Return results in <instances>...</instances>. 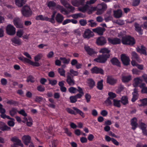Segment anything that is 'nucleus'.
Returning a JSON list of instances; mask_svg holds the SVG:
<instances>
[{
	"mask_svg": "<svg viewBox=\"0 0 147 147\" xmlns=\"http://www.w3.org/2000/svg\"><path fill=\"white\" fill-rule=\"evenodd\" d=\"M121 42L123 45H133L135 43V40L134 38L129 35H126L122 36Z\"/></svg>",
	"mask_w": 147,
	"mask_h": 147,
	"instance_id": "f257e3e1",
	"label": "nucleus"
},
{
	"mask_svg": "<svg viewBox=\"0 0 147 147\" xmlns=\"http://www.w3.org/2000/svg\"><path fill=\"white\" fill-rule=\"evenodd\" d=\"M21 12L22 15L26 18L30 17L33 13L30 7L27 5H25L22 7L21 10Z\"/></svg>",
	"mask_w": 147,
	"mask_h": 147,
	"instance_id": "f03ea898",
	"label": "nucleus"
},
{
	"mask_svg": "<svg viewBox=\"0 0 147 147\" xmlns=\"http://www.w3.org/2000/svg\"><path fill=\"white\" fill-rule=\"evenodd\" d=\"M72 108L75 111L69 108H67L66 110L67 112L70 114L76 115L78 113L80 114L83 118L85 117L84 113L75 107H73Z\"/></svg>",
	"mask_w": 147,
	"mask_h": 147,
	"instance_id": "7ed1b4c3",
	"label": "nucleus"
},
{
	"mask_svg": "<svg viewBox=\"0 0 147 147\" xmlns=\"http://www.w3.org/2000/svg\"><path fill=\"white\" fill-rule=\"evenodd\" d=\"M18 58L19 59L22 61L24 63H28L33 66L38 67L40 65L38 62L32 61L29 59L24 57L22 56H20Z\"/></svg>",
	"mask_w": 147,
	"mask_h": 147,
	"instance_id": "20e7f679",
	"label": "nucleus"
},
{
	"mask_svg": "<svg viewBox=\"0 0 147 147\" xmlns=\"http://www.w3.org/2000/svg\"><path fill=\"white\" fill-rule=\"evenodd\" d=\"M16 29L11 24H8L6 28L7 33L10 35H13L16 33Z\"/></svg>",
	"mask_w": 147,
	"mask_h": 147,
	"instance_id": "39448f33",
	"label": "nucleus"
},
{
	"mask_svg": "<svg viewBox=\"0 0 147 147\" xmlns=\"http://www.w3.org/2000/svg\"><path fill=\"white\" fill-rule=\"evenodd\" d=\"M107 8V5L104 3H102L98 6L97 14H101L106 10Z\"/></svg>",
	"mask_w": 147,
	"mask_h": 147,
	"instance_id": "423d86ee",
	"label": "nucleus"
},
{
	"mask_svg": "<svg viewBox=\"0 0 147 147\" xmlns=\"http://www.w3.org/2000/svg\"><path fill=\"white\" fill-rule=\"evenodd\" d=\"M108 40L109 42L113 45L119 44L121 43V40L119 38L117 37L113 38H108Z\"/></svg>",
	"mask_w": 147,
	"mask_h": 147,
	"instance_id": "0eeeda50",
	"label": "nucleus"
},
{
	"mask_svg": "<svg viewBox=\"0 0 147 147\" xmlns=\"http://www.w3.org/2000/svg\"><path fill=\"white\" fill-rule=\"evenodd\" d=\"M107 42L106 38L103 36H100L97 38L96 40V43L98 46H103Z\"/></svg>",
	"mask_w": 147,
	"mask_h": 147,
	"instance_id": "6e6552de",
	"label": "nucleus"
},
{
	"mask_svg": "<svg viewBox=\"0 0 147 147\" xmlns=\"http://www.w3.org/2000/svg\"><path fill=\"white\" fill-rule=\"evenodd\" d=\"M13 22L17 28H24L23 24L21 22L19 18H14L13 20Z\"/></svg>",
	"mask_w": 147,
	"mask_h": 147,
	"instance_id": "1a4fd4ad",
	"label": "nucleus"
},
{
	"mask_svg": "<svg viewBox=\"0 0 147 147\" xmlns=\"http://www.w3.org/2000/svg\"><path fill=\"white\" fill-rule=\"evenodd\" d=\"M91 71L92 74H104V70L100 67H98L96 66H95L92 68Z\"/></svg>",
	"mask_w": 147,
	"mask_h": 147,
	"instance_id": "9d476101",
	"label": "nucleus"
},
{
	"mask_svg": "<svg viewBox=\"0 0 147 147\" xmlns=\"http://www.w3.org/2000/svg\"><path fill=\"white\" fill-rule=\"evenodd\" d=\"M67 76L66 82L69 86H73L75 84V82L73 77H72L71 75L69 73H67Z\"/></svg>",
	"mask_w": 147,
	"mask_h": 147,
	"instance_id": "9b49d317",
	"label": "nucleus"
},
{
	"mask_svg": "<svg viewBox=\"0 0 147 147\" xmlns=\"http://www.w3.org/2000/svg\"><path fill=\"white\" fill-rule=\"evenodd\" d=\"M84 49L87 54L89 55H94L96 53V52L92 48H90L89 46L85 45Z\"/></svg>",
	"mask_w": 147,
	"mask_h": 147,
	"instance_id": "f8f14e48",
	"label": "nucleus"
},
{
	"mask_svg": "<svg viewBox=\"0 0 147 147\" xmlns=\"http://www.w3.org/2000/svg\"><path fill=\"white\" fill-rule=\"evenodd\" d=\"M10 140L16 145L20 146L22 147H23L24 146L21 140L16 136L11 137L10 139Z\"/></svg>",
	"mask_w": 147,
	"mask_h": 147,
	"instance_id": "ddd939ff",
	"label": "nucleus"
},
{
	"mask_svg": "<svg viewBox=\"0 0 147 147\" xmlns=\"http://www.w3.org/2000/svg\"><path fill=\"white\" fill-rule=\"evenodd\" d=\"M107 56H99L98 58L94 59V61L97 62L104 63L107 61Z\"/></svg>",
	"mask_w": 147,
	"mask_h": 147,
	"instance_id": "4468645a",
	"label": "nucleus"
},
{
	"mask_svg": "<svg viewBox=\"0 0 147 147\" xmlns=\"http://www.w3.org/2000/svg\"><path fill=\"white\" fill-rule=\"evenodd\" d=\"M106 29L105 28L100 27H98L92 29V31L95 33L100 35H102Z\"/></svg>",
	"mask_w": 147,
	"mask_h": 147,
	"instance_id": "2eb2a0df",
	"label": "nucleus"
},
{
	"mask_svg": "<svg viewBox=\"0 0 147 147\" xmlns=\"http://www.w3.org/2000/svg\"><path fill=\"white\" fill-rule=\"evenodd\" d=\"M22 139L25 144L28 145L30 142L31 137L29 135H24L22 137Z\"/></svg>",
	"mask_w": 147,
	"mask_h": 147,
	"instance_id": "dca6fc26",
	"label": "nucleus"
},
{
	"mask_svg": "<svg viewBox=\"0 0 147 147\" xmlns=\"http://www.w3.org/2000/svg\"><path fill=\"white\" fill-rule=\"evenodd\" d=\"M93 35V32L89 29L86 30L83 34L84 37L87 38L92 37Z\"/></svg>",
	"mask_w": 147,
	"mask_h": 147,
	"instance_id": "f3484780",
	"label": "nucleus"
},
{
	"mask_svg": "<svg viewBox=\"0 0 147 147\" xmlns=\"http://www.w3.org/2000/svg\"><path fill=\"white\" fill-rule=\"evenodd\" d=\"M121 59L123 64L125 65H128L130 63V59L126 56H121Z\"/></svg>",
	"mask_w": 147,
	"mask_h": 147,
	"instance_id": "a211bd4d",
	"label": "nucleus"
},
{
	"mask_svg": "<svg viewBox=\"0 0 147 147\" xmlns=\"http://www.w3.org/2000/svg\"><path fill=\"white\" fill-rule=\"evenodd\" d=\"M71 3L73 6L76 7L84 5L83 0H72L71 1Z\"/></svg>",
	"mask_w": 147,
	"mask_h": 147,
	"instance_id": "6ab92c4d",
	"label": "nucleus"
},
{
	"mask_svg": "<svg viewBox=\"0 0 147 147\" xmlns=\"http://www.w3.org/2000/svg\"><path fill=\"white\" fill-rule=\"evenodd\" d=\"M142 81V79L140 77H137L134 79L133 85L134 87H136L138 86L139 84L141 83Z\"/></svg>",
	"mask_w": 147,
	"mask_h": 147,
	"instance_id": "aec40b11",
	"label": "nucleus"
},
{
	"mask_svg": "<svg viewBox=\"0 0 147 147\" xmlns=\"http://www.w3.org/2000/svg\"><path fill=\"white\" fill-rule=\"evenodd\" d=\"M122 14V11L120 9H117L113 11L114 16L115 18H119L121 17Z\"/></svg>",
	"mask_w": 147,
	"mask_h": 147,
	"instance_id": "412c9836",
	"label": "nucleus"
},
{
	"mask_svg": "<svg viewBox=\"0 0 147 147\" xmlns=\"http://www.w3.org/2000/svg\"><path fill=\"white\" fill-rule=\"evenodd\" d=\"M137 51L141 54L146 55V48L143 45H142L140 47H138L137 48Z\"/></svg>",
	"mask_w": 147,
	"mask_h": 147,
	"instance_id": "4be33fe9",
	"label": "nucleus"
},
{
	"mask_svg": "<svg viewBox=\"0 0 147 147\" xmlns=\"http://www.w3.org/2000/svg\"><path fill=\"white\" fill-rule=\"evenodd\" d=\"M64 19L63 16L60 13H58L55 18V19L57 22L59 24H61L62 23Z\"/></svg>",
	"mask_w": 147,
	"mask_h": 147,
	"instance_id": "5701e85b",
	"label": "nucleus"
},
{
	"mask_svg": "<svg viewBox=\"0 0 147 147\" xmlns=\"http://www.w3.org/2000/svg\"><path fill=\"white\" fill-rule=\"evenodd\" d=\"M111 62L113 65H115L117 67H120L121 63L119 60L116 57L113 58L111 60Z\"/></svg>",
	"mask_w": 147,
	"mask_h": 147,
	"instance_id": "b1692460",
	"label": "nucleus"
},
{
	"mask_svg": "<svg viewBox=\"0 0 147 147\" xmlns=\"http://www.w3.org/2000/svg\"><path fill=\"white\" fill-rule=\"evenodd\" d=\"M137 119L136 117H134L131 120V125L132 126V129L135 130L138 126L137 123Z\"/></svg>",
	"mask_w": 147,
	"mask_h": 147,
	"instance_id": "393cba45",
	"label": "nucleus"
},
{
	"mask_svg": "<svg viewBox=\"0 0 147 147\" xmlns=\"http://www.w3.org/2000/svg\"><path fill=\"white\" fill-rule=\"evenodd\" d=\"M135 30L140 35H142L143 34V30L142 29L141 27L139 24L136 23L134 25Z\"/></svg>",
	"mask_w": 147,
	"mask_h": 147,
	"instance_id": "a878e982",
	"label": "nucleus"
},
{
	"mask_svg": "<svg viewBox=\"0 0 147 147\" xmlns=\"http://www.w3.org/2000/svg\"><path fill=\"white\" fill-rule=\"evenodd\" d=\"M117 82V80L111 77L108 76L107 78V83L110 85H113L115 84Z\"/></svg>",
	"mask_w": 147,
	"mask_h": 147,
	"instance_id": "bb28decb",
	"label": "nucleus"
},
{
	"mask_svg": "<svg viewBox=\"0 0 147 147\" xmlns=\"http://www.w3.org/2000/svg\"><path fill=\"white\" fill-rule=\"evenodd\" d=\"M26 0H15V3L19 7H21L26 3Z\"/></svg>",
	"mask_w": 147,
	"mask_h": 147,
	"instance_id": "cd10ccee",
	"label": "nucleus"
},
{
	"mask_svg": "<svg viewBox=\"0 0 147 147\" xmlns=\"http://www.w3.org/2000/svg\"><path fill=\"white\" fill-rule=\"evenodd\" d=\"M11 41L13 45L16 46L20 45L21 44V40L18 38H14L11 39Z\"/></svg>",
	"mask_w": 147,
	"mask_h": 147,
	"instance_id": "c85d7f7f",
	"label": "nucleus"
},
{
	"mask_svg": "<svg viewBox=\"0 0 147 147\" xmlns=\"http://www.w3.org/2000/svg\"><path fill=\"white\" fill-rule=\"evenodd\" d=\"M131 80V75L123 76L122 77V81L123 82H128Z\"/></svg>",
	"mask_w": 147,
	"mask_h": 147,
	"instance_id": "c756f323",
	"label": "nucleus"
},
{
	"mask_svg": "<svg viewBox=\"0 0 147 147\" xmlns=\"http://www.w3.org/2000/svg\"><path fill=\"white\" fill-rule=\"evenodd\" d=\"M89 6L86 4L82 7H80L78 8V10L83 13H85L89 7Z\"/></svg>",
	"mask_w": 147,
	"mask_h": 147,
	"instance_id": "7c9ffc66",
	"label": "nucleus"
},
{
	"mask_svg": "<svg viewBox=\"0 0 147 147\" xmlns=\"http://www.w3.org/2000/svg\"><path fill=\"white\" fill-rule=\"evenodd\" d=\"M71 16L74 18L77 19L78 18H84L85 17V16L82 13H80L73 14Z\"/></svg>",
	"mask_w": 147,
	"mask_h": 147,
	"instance_id": "2f4dec72",
	"label": "nucleus"
},
{
	"mask_svg": "<svg viewBox=\"0 0 147 147\" xmlns=\"http://www.w3.org/2000/svg\"><path fill=\"white\" fill-rule=\"evenodd\" d=\"M18 111L17 109L14 108H12L9 111V114L11 116L13 117Z\"/></svg>",
	"mask_w": 147,
	"mask_h": 147,
	"instance_id": "473e14b6",
	"label": "nucleus"
},
{
	"mask_svg": "<svg viewBox=\"0 0 147 147\" xmlns=\"http://www.w3.org/2000/svg\"><path fill=\"white\" fill-rule=\"evenodd\" d=\"M141 104L138 105L140 107L146 106L147 105V98H144L139 100Z\"/></svg>",
	"mask_w": 147,
	"mask_h": 147,
	"instance_id": "72a5a7b5",
	"label": "nucleus"
},
{
	"mask_svg": "<svg viewBox=\"0 0 147 147\" xmlns=\"http://www.w3.org/2000/svg\"><path fill=\"white\" fill-rule=\"evenodd\" d=\"M121 100V103L124 105H126L128 103V98L126 96H124L122 97Z\"/></svg>",
	"mask_w": 147,
	"mask_h": 147,
	"instance_id": "f704fd0d",
	"label": "nucleus"
},
{
	"mask_svg": "<svg viewBox=\"0 0 147 147\" xmlns=\"http://www.w3.org/2000/svg\"><path fill=\"white\" fill-rule=\"evenodd\" d=\"M113 105L114 106L117 107H121V100H117L116 99H114L113 100Z\"/></svg>",
	"mask_w": 147,
	"mask_h": 147,
	"instance_id": "c9c22d12",
	"label": "nucleus"
},
{
	"mask_svg": "<svg viewBox=\"0 0 147 147\" xmlns=\"http://www.w3.org/2000/svg\"><path fill=\"white\" fill-rule=\"evenodd\" d=\"M88 82L89 86L92 88L95 85V82L92 79H89L88 80Z\"/></svg>",
	"mask_w": 147,
	"mask_h": 147,
	"instance_id": "e433bc0d",
	"label": "nucleus"
},
{
	"mask_svg": "<svg viewBox=\"0 0 147 147\" xmlns=\"http://www.w3.org/2000/svg\"><path fill=\"white\" fill-rule=\"evenodd\" d=\"M47 19H48L47 17H44L42 15H38L35 18V19L36 20H40L42 21H46L47 20Z\"/></svg>",
	"mask_w": 147,
	"mask_h": 147,
	"instance_id": "4c0bfd02",
	"label": "nucleus"
},
{
	"mask_svg": "<svg viewBox=\"0 0 147 147\" xmlns=\"http://www.w3.org/2000/svg\"><path fill=\"white\" fill-rule=\"evenodd\" d=\"M110 52V51L108 48H102L99 51V52L102 54H108Z\"/></svg>",
	"mask_w": 147,
	"mask_h": 147,
	"instance_id": "58836bf2",
	"label": "nucleus"
},
{
	"mask_svg": "<svg viewBox=\"0 0 147 147\" xmlns=\"http://www.w3.org/2000/svg\"><path fill=\"white\" fill-rule=\"evenodd\" d=\"M93 21L94 20H88V22L89 23L88 24V26H90L91 27L96 26L97 25V24L95 22H93Z\"/></svg>",
	"mask_w": 147,
	"mask_h": 147,
	"instance_id": "ea45409f",
	"label": "nucleus"
},
{
	"mask_svg": "<svg viewBox=\"0 0 147 147\" xmlns=\"http://www.w3.org/2000/svg\"><path fill=\"white\" fill-rule=\"evenodd\" d=\"M103 81L102 80H101L100 81H98L97 84V87L100 90H102L103 88Z\"/></svg>",
	"mask_w": 147,
	"mask_h": 147,
	"instance_id": "a19ab883",
	"label": "nucleus"
},
{
	"mask_svg": "<svg viewBox=\"0 0 147 147\" xmlns=\"http://www.w3.org/2000/svg\"><path fill=\"white\" fill-rule=\"evenodd\" d=\"M58 71L61 76H65V71L63 68H59L58 69Z\"/></svg>",
	"mask_w": 147,
	"mask_h": 147,
	"instance_id": "79ce46f5",
	"label": "nucleus"
},
{
	"mask_svg": "<svg viewBox=\"0 0 147 147\" xmlns=\"http://www.w3.org/2000/svg\"><path fill=\"white\" fill-rule=\"evenodd\" d=\"M68 91L71 93H75L77 92V89L73 87H71L68 88Z\"/></svg>",
	"mask_w": 147,
	"mask_h": 147,
	"instance_id": "37998d69",
	"label": "nucleus"
},
{
	"mask_svg": "<svg viewBox=\"0 0 147 147\" xmlns=\"http://www.w3.org/2000/svg\"><path fill=\"white\" fill-rule=\"evenodd\" d=\"M140 2V0H133L132 5L134 7L137 6L139 4Z\"/></svg>",
	"mask_w": 147,
	"mask_h": 147,
	"instance_id": "c03bdc74",
	"label": "nucleus"
},
{
	"mask_svg": "<svg viewBox=\"0 0 147 147\" xmlns=\"http://www.w3.org/2000/svg\"><path fill=\"white\" fill-rule=\"evenodd\" d=\"M124 86L123 85H120L118 87V88L116 90V92L117 93H119L124 89Z\"/></svg>",
	"mask_w": 147,
	"mask_h": 147,
	"instance_id": "a18cd8bd",
	"label": "nucleus"
},
{
	"mask_svg": "<svg viewBox=\"0 0 147 147\" xmlns=\"http://www.w3.org/2000/svg\"><path fill=\"white\" fill-rule=\"evenodd\" d=\"M32 124V119L30 117H28V120L26 122V124L28 126H31Z\"/></svg>",
	"mask_w": 147,
	"mask_h": 147,
	"instance_id": "49530a36",
	"label": "nucleus"
},
{
	"mask_svg": "<svg viewBox=\"0 0 147 147\" xmlns=\"http://www.w3.org/2000/svg\"><path fill=\"white\" fill-rule=\"evenodd\" d=\"M60 59L62 63L65 64L69 63L70 61L69 59H66L65 58L60 57Z\"/></svg>",
	"mask_w": 147,
	"mask_h": 147,
	"instance_id": "de8ad7c7",
	"label": "nucleus"
},
{
	"mask_svg": "<svg viewBox=\"0 0 147 147\" xmlns=\"http://www.w3.org/2000/svg\"><path fill=\"white\" fill-rule=\"evenodd\" d=\"M108 94L109 96L108 98H110V99H113L116 96V94L112 92H109Z\"/></svg>",
	"mask_w": 147,
	"mask_h": 147,
	"instance_id": "09e8293b",
	"label": "nucleus"
},
{
	"mask_svg": "<svg viewBox=\"0 0 147 147\" xmlns=\"http://www.w3.org/2000/svg\"><path fill=\"white\" fill-rule=\"evenodd\" d=\"M69 99L70 102L72 103H75L77 101V99L75 96H71Z\"/></svg>",
	"mask_w": 147,
	"mask_h": 147,
	"instance_id": "8fccbe9b",
	"label": "nucleus"
},
{
	"mask_svg": "<svg viewBox=\"0 0 147 147\" xmlns=\"http://www.w3.org/2000/svg\"><path fill=\"white\" fill-rule=\"evenodd\" d=\"M49 84H51L52 86H54L56 85L57 83V81L55 80H49Z\"/></svg>",
	"mask_w": 147,
	"mask_h": 147,
	"instance_id": "3c124183",
	"label": "nucleus"
},
{
	"mask_svg": "<svg viewBox=\"0 0 147 147\" xmlns=\"http://www.w3.org/2000/svg\"><path fill=\"white\" fill-rule=\"evenodd\" d=\"M56 5L55 3L53 1H50L48 3V6L49 7H55Z\"/></svg>",
	"mask_w": 147,
	"mask_h": 147,
	"instance_id": "603ef678",
	"label": "nucleus"
},
{
	"mask_svg": "<svg viewBox=\"0 0 147 147\" xmlns=\"http://www.w3.org/2000/svg\"><path fill=\"white\" fill-rule=\"evenodd\" d=\"M61 4L66 7H67L69 4L67 0H61Z\"/></svg>",
	"mask_w": 147,
	"mask_h": 147,
	"instance_id": "864d4df0",
	"label": "nucleus"
},
{
	"mask_svg": "<svg viewBox=\"0 0 147 147\" xmlns=\"http://www.w3.org/2000/svg\"><path fill=\"white\" fill-rule=\"evenodd\" d=\"M110 98H108L105 101V103L107 106L111 105L112 104V102L110 100Z\"/></svg>",
	"mask_w": 147,
	"mask_h": 147,
	"instance_id": "5fc2aeb1",
	"label": "nucleus"
},
{
	"mask_svg": "<svg viewBox=\"0 0 147 147\" xmlns=\"http://www.w3.org/2000/svg\"><path fill=\"white\" fill-rule=\"evenodd\" d=\"M26 81L28 82H33L34 81V78L32 76H30L27 77Z\"/></svg>",
	"mask_w": 147,
	"mask_h": 147,
	"instance_id": "6e6d98bb",
	"label": "nucleus"
},
{
	"mask_svg": "<svg viewBox=\"0 0 147 147\" xmlns=\"http://www.w3.org/2000/svg\"><path fill=\"white\" fill-rule=\"evenodd\" d=\"M80 24L82 26H85L87 24L86 20L84 19H81L79 21Z\"/></svg>",
	"mask_w": 147,
	"mask_h": 147,
	"instance_id": "4d7b16f0",
	"label": "nucleus"
},
{
	"mask_svg": "<svg viewBox=\"0 0 147 147\" xmlns=\"http://www.w3.org/2000/svg\"><path fill=\"white\" fill-rule=\"evenodd\" d=\"M23 34V32L22 30H18L16 33L17 36L20 38L22 37Z\"/></svg>",
	"mask_w": 147,
	"mask_h": 147,
	"instance_id": "13d9d810",
	"label": "nucleus"
},
{
	"mask_svg": "<svg viewBox=\"0 0 147 147\" xmlns=\"http://www.w3.org/2000/svg\"><path fill=\"white\" fill-rule=\"evenodd\" d=\"M1 82L2 85L3 86L6 85L7 83V80L5 78H2L1 80Z\"/></svg>",
	"mask_w": 147,
	"mask_h": 147,
	"instance_id": "bf43d9fd",
	"label": "nucleus"
},
{
	"mask_svg": "<svg viewBox=\"0 0 147 147\" xmlns=\"http://www.w3.org/2000/svg\"><path fill=\"white\" fill-rule=\"evenodd\" d=\"M70 72L74 76H77L78 74V71H74L72 69L70 70Z\"/></svg>",
	"mask_w": 147,
	"mask_h": 147,
	"instance_id": "052dcab7",
	"label": "nucleus"
},
{
	"mask_svg": "<svg viewBox=\"0 0 147 147\" xmlns=\"http://www.w3.org/2000/svg\"><path fill=\"white\" fill-rule=\"evenodd\" d=\"M18 112L19 113L24 116V117H26L27 116V113H26L25 111L24 110H21L20 111H18Z\"/></svg>",
	"mask_w": 147,
	"mask_h": 147,
	"instance_id": "680f3d73",
	"label": "nucleus"
},
{
	"mask_svg": "<svg viewBox=\"0 0 147 147\" xmlns=\"http://www.w3.org/2000/svg\"><path fill=\"white\" fill-rule=\"evenodd\" d=\"M43 99V98L40 96H36L35 101L37 102H41Z\"/></svg>",
	"mask_w": 147,
	"mask_h": 147,
	"instance_id": "e2e57ef3",
	"label": "nucleus"
},
{
	"mask_svg": "<svg viewBox=\"0 0 147 147\" xmlns=\"http://www.w3.org/2000/svg\"><path fill=\"white\" fill-rule=\"evenodd\" d=\"M85 98L87 102H89L90 101L91 96L90 94L88 93L86 94L85 95Z\"/></svg>",
	"mask_w": 147,
	"mask_h": 147,
	"instance_id": "0e129e2a",
	"label": "nucleus"
},
{
	"mask_svg": "<svg viewBox=\"0 0 147 147\" xmlns=\"http://www.w3.org/2000/svg\"><path fill=\"white\" fill-rule=\"evenodd\" d=\"M14 120H11L9 121H8L7 124L10 126L13 127L15 125V123L14 122Z\"/></svg>",
	"mask_w": 147,
	"mask_h": 147,
	"instance_id": "69168bd1",
	"label": "nucleus"
},
{
	"mask_svg": "<svg viewBox=\"0 0 147 147\" xmlns=\"http://www.w3.org/2000/svg\"><path fill=\"white\" fill-rule=\"evenodd\" d=\"M47 18L48 19H47V20H46V21H48L49 22H50L53 24H54L55 22L54 18H48L47 17Z\"/></svg>",
	"mask_w": 147,
	"mask_h": 147,
	"instance_id": "338daca9",
	"label": "nucleus"
},
{
	"mask_svg": "<svg viewBox=\"0 0 147 147\" xmlns=\"http://www.w3.org/2000/svg\"><path fill=\"white\" fill-rule=\"evenodd\" d=\"M80 141L82 143H84L87 142L88 140L86 138L82 137L80 138Z\"/></svg>",
	"mask_w": 147,
	"mask_h": 147,
	"instance_id": "774afa93",
	"label": "nucleus"
}]
</instances>
